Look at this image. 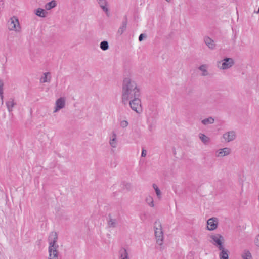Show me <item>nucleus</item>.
Here are the masks:
<instances>
[{"label": "nucleus", "mask_w": 259, "mask_h": 259, "mask_svg": "<svg viewBox=\"0 0 259 259\" xmlns=\"http://www.w3.org/2000/svg\"><path fill=\"white\" fill-rule=\"evenodd\" d=\"M140 96L141 89L137 82L130 77L125 78L122 84V103L125 105L131 99Z\"/></svg>", "instance_id": "f257e3e1"}, {"label": "nucleus", "mask_w": 259, "mask_h": 259, "mask_svg": "<svg viewBox=\"0 0 259 259\" xmlns=\"http://www.w3.org/2000/svg\"><path fill=\"white\" fill-rule=\"evenodd\" d=\"M58 235L56 232H52L49 236V253L48 259H58V245L57 244Z\"/></svg>", "instance_id": "f03ea898"}, {"label": "nucleus", "mask_w": 259, "mask_h": 259, "mask_svg": "<svg viewBox=\"0 0 259 259\" xmlns=\"http://www.w3.org/2000/svg\"><path fill=\"white\" fill-rule=\"evenodd\" d=\"M154 225V233L156 242L158 245L161 246L163 243V232L162 225L159 221H156Z\"/></svg>", "instance_id": "7ed1b4c3"}, {"label": "nucleus", "mask_w": 259, "mask_h": 259, "mask_svg": "<svg viewBox=\"0 0 259 259\" xmlns=\"http://www.w3.org/2000/svg\"><path fill=\"white\" fill-rule=\"evenodd\" d=\"M128 103L131 109L137 114H141L142 112V107L140 97H136L129 100Z\"/></svg>", "instance_id": "20e7f679"}, {"label": "nucleus", "mask_w": 259, "mask_h": 259, "mask_svg": "<svg viewBox=\"0 0 259 259\" xmlns=\"http://www.w3.org/2000/svg\"><path fill=\"white\" fill-rule=\"evenodd\" d=\"M210 238L211 239L210 242L219 250L224 247V238L222 235L220 234H212L210 236Z\"/></svg>", "instance_id": "39448f33"}, {"label": "nucleus", "mask_w": 259, "mask_h": 259, "mask_svg": "<svg viewBox=\"0 0 259 259\" xmlns=\"http://www.w3.org/2000/svg\"><path fill=\"white\" fill-rule=\"evenodd\" d=\"M234 63L233 58L226 57L217 62V67L221 70H226L232 67Z\"/></svg>", "instance_id": "423d86ee"}, {"label": "nucleus", "mask_w": 259, "mask_h": 259, "mask_svg": "<svg viewBox=\"0 0 259 259\" xmlns=\"http://www.w3.org/2000/svg\"><path fill=\"white\" fill-rule=\"evenodd\" d=\"M8 28L10 31H15L18 32L21 31V26L17 17L13 16L10 19L8 22Z\"/></svg>", "instance_id": "0eeeda50"}, {"label": "nucleus", "mask_w": 259, "mask_h": 259, "mask_svg": "<svg viewBox=\"0 0 259 259\" xmlns=\"http://www.w3.org/2000/svg\"><path fill=\"white\" fill-rule=\"evenodd\" d=\"M65 106V99L63 97L58 99L55 102V109L54 113L58 112L60 110L64 108Z\"/></svg>", "instance_id": "6e6552de"}, {"label": "nucleus", "mask_w": 259, "mask_h": 259, "mask_svg": "<svg viewBox=\"0 0 259 259\" xmlns=\"http://www.w3.org/2000/svg\"><path fill=\"white\" fill-rule=\"evenodd\" d=\"M207 228L208 230L212 231L217 229L218 225V220L216 218L209 219L207 222Z\"/></svg>", "instance_id": "1a4fd4ad"}, {"label": "nucleus", "mask_w": 259, "mask_h": 259, "mask_svg": "<svg viewBox=\"0 0 259 259\" xmlns=\"http://www.w3.org/2000/svg\"><path fill=\"white\" fill-rule=\"evenodd\" d=\"M223 137L226 142H230L235 139L236 134L233 131H229L225 133L223 135Z\"/></svg>", "instance_id": "9d476101"}, {"label": "nucleus", "mask_w": 259, "mask_h": 259, "mask_svg": "<svg viewBox=\"0 0 259 259\" xmlns=\"http://www.w3.org/2000/svg\"><path fill=\"white\" fill-rule=\"evenodd\" d=\"M231 152L230 148L225 147L219 149L216 151L215 156L217 157H222L229 155Z\"/></svg>", "instance_id": "9b49d317"}, {"label": "nucleus", "mask_w": 259, "mask_h": 259, "mask_svg": "<svg viewBox=\"0 0 259 259\" xmlns=\"http://www.w3.org/2000/svg\"><path fill=\"white\" fill-rule=\"evenodd\" d=\"M109 144L114 148L117 147L118 145V141L117 139V135L114 132H113L109 137Z\"/></svg>", "instance_id": "f8f14e48"}, {"label": "nucleus", "mask_w": 259, "mask_h": 259, "mask_svg": "<svg viewBox=\"0 0 259 259\" xmlns=\"http://www.w3.org/2000/svg\"><path fill=\"white\" fill-rule=\"evenodd\" d=\"M118 259H130L127 250L121 247L118 251Z\"/></svg>", "instance_id": "ddd939ff"}, {"label": "nucleus", "mask_w": 259, "mask_h": 259, "mask_svg": "<svg viewBox=\"0 0 259 259\" xmlns=\"http://www.w3.org/2000/svg\"><path fill=\"white\" fill-rule=\"evenodd\" d=\"M204 41L209 49L212 50L215 49L216 44L211 38L208 36H205L204 38Z\"/></svg>", "instance_id": "4468645a"}, {"label": "nucleus", "mask_w": 259, "mask_h": 259, "mask_svg": "<svg viewBox=\"0 0 259 259\" xmlns=\"http://www.w3.org/2000/svg\"><path fill=\"white\" fill-rule=\"evenodd\" d=\"M6 105L8 111L11 112L13 111V108L16 105V103L13 98H10L6 102Z\"/></svg>", "instance_id": "2eb2a0df"}, {"label": "nucleus", "mask_w": 259, "mask_h": 259, "mask_svg": "<svg viewBox=\"0 0 259 259\" xmlns=\"http://www.w3.org/2000/svg\"><path fill=\"white\" fill-rule=\"evenodd\" d=\"M220 252L219 253L220 259H228L229 251L228 249L223 248L222 249H219Z\"/></svg>", "instance_id": "dca6fc26"}, {"label": "nucleus", "mask_w": 259, "mask_h": 259, "mask_svg": "<svg viewBox=\"0 0 259 259\" xmlns=\"http://www.w3.org/2000/svg\"><path fill=\"white\" fill-rule=\"evenodd\" d=\"M109 218L108 220V226L110 228H115L117 227L118 224V221L116 219H113L109 216Z\"/></svg>", "instance_id": "f3484780"}, {"label": "nucleus", "mask_w": 259, "mask_h": 259, "mask_svg": "<svg viewBox=\"0 0 259 259\" xmlns=\"http://www.w3.org/2000/svg\"><path fill=\"white\" fill-rule=\"evenodd\" d=\"M51 76L50 72H45L40 78V82L42 83L49 82L51 80Z\"/></svg>", "instance_id": "a211bd4d"}, {"label": "nucleus", "mask_w": 259, "mask_h": 259, "mask_svg": "<svg viewBox=\"0 0 259 259\" xmlns=\"http://www.w3.org/2000/svg\"><path fill=\"white\" fill-rule=\"evenodd\" d=\"M127 24V19L126 18L124 21H123V22L122 23V25L119 27V28L118 29V34H119L120 35H121L126 30Z\"/></svg>", "instance_id": "6ab92c4d"}, {"label": "nucleus", "mask_w": 259, "mask_h": 259, "mask_svg": "<svg viewBox=\"0 0 259 259\" xmlns=\"http://www.w3.org/2000/svg\"><path fill=\"white\" fill-rule=\"evenodd\" d=\"M208 66L206 64L201 65L199 67V69L202 72V76H206L208 75L209 73L207 71Z\"/></svg>", "instance_id": "aec40b11"}, {"label": "nucleus", "mask_w": 259, "mask_h": 259, "mask_svg": "<svg viewBox=\"0 0 259 259\" xmlns=\"http://www.w3.org/2000/svg\"><path fill=\"white\" fill-rule=\"evenodd\" d=\"M199 138L201 140V141L203 143V144L206 145L210 142V138L202 133H200L199 134Z\"/></svg>", "instance_id": "412c9836"}, {"label": "nucleus", "mask_w": 259, "mask_h": 259, "mask_svg": "<svg viewBox=\"0 0 259 259\" xmlns=\"http://www.w3.org/2000/svg\"><path fill=\"white\" fill-rule=\"evenodd\" d=\"M98 3L101 7V8L102 9V10L105 12L106 13H107L108 11V9L107 7V2L106 0H99Z\"/></svg>", "instance_id": "4be33fe9"}, {"label": "nucleus", "mask_w": 259, "mask_h": 259, "mask_svg": "<svg viewBox=\"0 0 259 259\" xmlns=\"http://www.w3.org/2000/svg\"><path fill=\"white\" fill-rule=\"evenodd\" d=\"M202 123L204 125L213 124L214 122V119L212 117L205 118L201 121Z\"/></svg>", "instance_id": "5701e85b"}, {"label": "nucleus", "mask_w": 259, "mask_h": 259, "mask_svg": "<svg viewBox=\"0 0 259 259\" xmlns=\"http://www.w3.org/2000/svg\"><path fill=\"white\" fill-rule=\"evenodd\" d=\"M56 6V2L55 0H53L49 3H47L45 6V8L47 10H50L51 9L55 7Z\"/></svg>", "instance_id": "b1692460"}, {"label": "nucleus", "mask_w": 259, "mask_h": 259, "mask_svg": "<svg viewBox=\"0 0 259 259\" xmlns=\"http://www.w3.org/2000/svg\"><path fill=\"white\" fill-rule=\"evenodd\" d=\"M35 14L40 17H45L46 16L47 12L43 9L38 8L37 9Z\"/></svg>", "instance_id": "393cba45"}, {"label": "nucleus", "mask_w": 259, "mask_h": 259, "mask_svg": "<svg viewBox=\"0 0 259 259\" xmlns=\"http://www.w3.org/2000/svg\"><path fill=\"white\" fill-rule=\"evenodd\" d=\"M100 47L103 51L107 50L109 49V44L107 41H102L100 44Z\"/></svg>", "instance_id": "a878e982"}, {"label": "nucleus", "mask_w": 259, "mask_h": 259, "mask_svg": "<svg viewBox=\"0 0 259 259\" xmlns=\"http://www.w3.org/2000/svg\"><path fill=\"white\" fill-rule=\"evenodd\" d=\"M145 201H146V203L150 207H153L154 206L153 199V198L151 196H148V197H147L146 198Z\"/></svg>", "instance_id": "bb28decb"}, {"label": "nucleus", "mask_w": 259, "mask_h": 259, "mask_svg": "<svg viewBox=\"0 0 259 259\" xmlns=\"http://www.w3.org/2000/svg\"><path fill=\"white\" fill-rule=\"evenodd\" d=\"M243 259H251L252 257L250 252L248 250H245L242 254Z\"/></svg>", "instance_id": "cd10ccee"}, {"label": "nucleus", "mask_w": 259, "mask_h": 259, "mask_svg": "<svg viewBox=\"0 0 259 259\" xmlns=\"http://www.w3.org/2000/svg\"><path fill=\"white\" fill-rule=\"evenodd\" d=\"M128 125V122L126 120H122L120 122V125L122 128L127 127Z\"/></svg>", "instance_id": "c85d7f7f"}, {"label": "nucleus", "mask_w": 259, "mask_h": 259, "mask_svg": "<svg viewBox=\"0 0 259 259\" xmlns=\"http://www.w3.org/2000/svg\"><path fill=\"white\" fill-rule=\"evenodd\" d=\"M155 191L156 192V195L157 196V198L158 199H160L161 198V191H160V189L159 188L156 189Z\"/></svg>", "instance_id": "c756f323"}, {"label": "nucleus", "mask_w": 259, "mask_h": 259, "mask_svg": "<svg viewBox=\"0 0 259 259\" xmlns=\"http://www.w3.org/2000/svg\"><path fill=\"white\" fill-rule=\"evenodd\" d=\"M254 242L256 246H259V234L256 236Z\"/></svg>", "instance_id": "7c9ffc66"}, {"label": "nucleus", "mask_w": 259, "mask_h": 259, "mask_svg": "<svg viewBox=\"0 0 259 259\" xmlns=\"http://www.w3.org/2000/svg\"><path fill=\"white\" fill-rule=\"evenodd\" d=\"M146 35H145V34H143V33H142V34H141L140 35V36H139V40L140 41H142V40H143V38H145V37H146Z\"/></svg>", "instance_id": "2f4dec72"}, {"label": "nucleus", "mask_w": 259, "mask_h": 259, "mask_svg": "<svg viewBox=\"0 0 259 259\" xmlns=\"http://www.w3.org/2000/svg\"><path fill=\"white\" fill-rule=\"evenodd\" d=\"M4 83L2 80H0V93L3 92Z\"/></svg>", "instance_id": "473e14b6"}, {"label": "nucleus", "mask_w": 259, "mask_h": 259, "mask_svg": "<svg viewBox=\"0 0 259 259\" xmlns=\"http://www.w3.org/2000/svg\"><path fill=\"white\" fill-rule=\"evenodd\" d=\"M147 151L145 149H142V153H141V156L142 157H145L146 155Z\"/></svg>", "instance_id": "72a5a7b5"}, {"label": "nucleus", "mask_w": 259, "mask_h": 259, "mask_svg": "<svg viewBox=\"0 0 259 259\" xmlns=\"http://www.w3.org/2000/svg\"><path fill=\"white\" fill-rule=\"evenodd\" d=\"M0 97H1V101H2V104H3V98H4L3 92H2V93H0Z\"/></svg>", "instance_id": "f704fd0d"}, {"label": "nucleus", "mask_w": 259, "mask_h": 259, "mask_svg": "<svg viewBox=\"0 0 259 259\" xmlns=\"http://www.w3.org/2000/svg\"><path fill=\"white\" fill-rule=\"evenodd\" d=\"M126 187L127 189H130L132 187V185L131 184L128 183L126 185Z\"/></svg>", "instance_id": "c9c22d12"}, {"label": "nucleus", "mask_w": 259, "mask_h": 259, "mask_svg": "<svg viewBox=\"0 0 259 259\" xmlns=\"http://www.w3.org/2000/svg\"><path fill=\"white\" fill-rule=\"evenodd\" d=\"M153 188H154V189L155 190H156V189H158V186L155 184H153Z\"/></svg>", "instance_id": "e433bc0d"}, {"label": "nucleus", "mask_w": 259, "mask_h": 259, "mask_svg": "<svg viewBox=\"0 0 259 259\" xmlns=\"http://www.w3.org/2000/svg\"><path fill=\"white\" fill-rule=\"evenodd\" d=\"M38 242H39V244L41 243V240H39Z\"/></svg>", "instance_id": "4c0bfd02"}, {"label": "nucleus", "mask_w": 259, "mask_h": 259, "mask_svg": "<svg viewBox=\"0 0 259 259\" xmlns=\"http://www.w3.org/2000/svg\"><path fill=\"white\" fill-rule=\"evenodd\" d=\"M167 2H169L170 0H166Z\"/></svg>", "instance_id": "58836bf2"}]
</instances>
